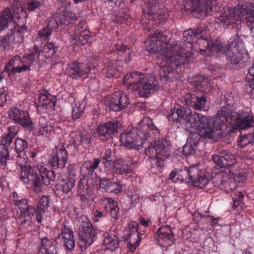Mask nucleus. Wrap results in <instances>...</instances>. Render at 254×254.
<instances>
[{"mask_svg": "<svg viewBox=\"0 0 254 254\" xmlns=\"http://www.w3.org/2000/svg\"><path fill=\"white\" fill-rule=\"evenodd\" d=\"M7 148L4 145L0 144V166H4L8 159Z\"/></svg>", "mask_w": 254, "mask_h": 254, "instance_id": "obj_47", "label": "nucleus"}, {"mask_svg": "<svg viewBox=\"0 0 254 254\" xmlns=\"http://www.w3.org/2000/svg\"><path fill=\"white\" fill-rule=\"evenodd\" d=\"M58 26L59 23L57 20L54 17H51L48 21L46 28L51 29L52 31L53 29L58 28Z\"/></svg>", "mask_w": 254, "mask_h": 254, "instance_id": "obj_59", "label": "nucleus"}, {"mask_svg": "<svg viewBox=\"0 0 254 254\" xmlns=\"http://www.w3.org/2000/svg\"><path fill=\"white\" fill-rule=\"evenodd\" d=\"M114 158V152L111 149H106L103 156V163L105 168L110 170L113 169V160Z\"/></svg>", "mask_w": 254, "mask_h": 254, "instance_id": "obj_40", "label": "nucleus"}, {"mask_svg": "<svg viewBox=\"0 0 254 254\" xmlns=\"http://www.w3.org/2000/svg\"><path fill=\"white\" fill-rule=\"evenodd\" d=\"M215 42L216 41H209L206 38L199 35L195 42L193 44L192 51L193 50L195 52L199 53L200 54L206 56L216 54V51L213 47Z\"/></svg>", "mask_w": 254, "mask_h": 254, "instance_id": "obj_19", "label": "nucleus"}, {"mask_svg": "<svg viewBox=\"0 0 254 254\" xmlns=\"http://www.w3.org/2000/svg\"><path fill=\"white\" fill-rule=\"evenodd\" d=\"M162 1L160 0H148L143 6L144 13L152 16L155 24L159 25L167 19L168 12L163 8Z\"/></svg>", "mask_w": 254, "mask_h": 254, "instance_id": "obj_11", "label": "nucleus"}, {"mask_svg": "<svg viewBox=\"0 0 254 254\" xmlns=\"http://www.w3.org/2000/svg\"><path fill=\"white\" fill-rule=\"evenodd\" d=\"M235 9L241 20L245 16H249L247 19V25L252 30L254 28V2L241 0Z\"/></svg>", "mask_w": 254, "mask_h": 254, "instance_id": "obj_14", "label": "nucleus"}, {"mask_svg": "<svg viewBox=\"0 0 254 254\" xmlns=\"http://www.w3.org/2000/svg\"><path fill=\"white\" fill-rule=\"evenodd\" d=\"M13 202L21 212L17 219L18 222L21 224H25L34 215L35 208L32 206L29 205L25 199H14Z\"/></svg>", "mask_w": 254, "mask_h": 254, "instance_id": "obj_18", "label": "nucleus"}, {"mask_svg": "<svg viewBox=\"0 0 254 254\" xmlns=\"http://www.w3.org/2000/svg\"><path fill=\"white\" fill-rule=\"evenodd\" d=\"M214 162L220 168H228L233 166L237 163L235 156L232 153L224 151L219 154H214L212 156Z\"/></svg>", "mask_w": 254, "mask_h": 254, "instance_id": "obj_24", "label": "nucleus"}, {"mask_svg": "<svg viewBox=\"0 0 254 254\" xmlns=\"http://www.w3.org/2000/svg\"><path fill=\"white\" fill-rule=\"evenodd\" d=\"M227 60L229 65L233 68H239L242 65L244 56L246 55V52H227Z\"/></svg>", "mask_w": 254, "mask_h": 254, "instance_id": "obj_33", "label": "nucleus"}, {"mask_svg": "<svg viewBox=\"0 0 254 254\" xmlns=\"http://www.w3.org/2000/svg\"><path fill=\"white\" fill-rule=\"evenodd\" d=\"M217 0H189L184 6L185 10L195 12L196 16L200 18L206 16L210 12H217L220 7Z\"/></svg>", "mask_w": 254, "mask_h": 254, "instance_id": "obj_8", "label": "nucleus"}, {"mask_svg": "<svg viewBox=\"0 0 254 254\" xmlns=\"http://www.w3.org/2000/svg\"><path fill=\"white\" fill-rule=\"evenodd\" d=\"M56 103V98L46 90L41 91L35 102L37 111L42 114L49 112L55 109Z\"/></svg>", "mask_w": 254, "mask_h": 254, "instance_id": "obj_13", "label": "nucleus"}, {"mask_svg": "<svg viewBox=\"0 0 254 254\" xmlns=\"http://www.w3.org/2000/svg\"><path fill=\"white\" fill-rule=\"evenodd\" d=\"M167 117L169 121L185 125L190 133L187 143L197 147L201 137L217 141L222 136V130L228 127L243 129L254 124V118L250 109L235 112L229 105L218 110L213 119L195 112L192 113L190 109L180 105L171 110Z\"/></svg>", "mask_w": 254, "mask_h": 254, "instance_id": "obj_1", "label": "nucleus"}, {"mask_svg": "<svg viewBox=\"0 0 254 254\" xmlns=\"http://www.w3.org/2000/svg\"><path fill=\"white\" fill-rule=\"evenodd\" d=\"M170 179L176 183L184 182L200 189L206 186L210 180L209 174L197 164L175 170L170 173Z\"/></svg>", "mask_w": 254, "mask_h": 254, "instance_id": "obj_5", "label": "nucleus"}, {"mask_svg": "<svg viewBox=\"0 0 254 254\" xmlns=\"http://www.w3.org/2000/svg\"><path fill=\"white\" fill-rule=\"evenodd\" d=\"M75 183V176L73 174H69L67 178L63 181L62 185V190L65 193H68L74 187Z\"/></svg>", "mask_w": 254, "mask_h": 254, "instance_id": "obj_39", "label": "nucleus"}, {"mask_svg": "<svg viewBox=\"0 0 254 254\" xmlns=\"http://www.w3.org/2000/svg\"><path fill=\"white\" fill-rule=\"evenodd\" d=\"M125 86L131 91H138L140 96L146 97L158 89V81L149 74L133 72L127 74L123 79Z\"/></svg>", "mask_w": 254, "mask_h": 254, "instance_id": "obj_6", "label": "nucleus"}, {"mask_svg": "<svg viewBox=\"0 0 254 254\" xmlns=\"http://www.w3.org/2000/svg\"><path fill=\"white\" fill-rule=\"evenodd\" d=\"M40 55V50L34 45L32 50H29L22 59L18 55L14 56L5 65L4 70L9 74L29 70L32 64L38 61Z\"/></svg>", "mask_w": 254, "mask_h": 254, "instance_id": "obj_7", "label": "nucleus"}, {"mask_svg": "<svg viewBox=\"0 0 254 254\" xmlns=\"http://www.w3.org/2000/svg\"><path fill=\"white\" fill-rule=\"evenodd\" d=\"M27 147V142L24 139L17 138L15 140V148L17 153L24 151Z\"/></svg>", "mask_w": 254, "mask_h": 254, "instance_id": "obj_52", "label": "nucleus"}, {"mask_svg": "<svg viewBox=\"0 0 254 254\" xmlns=\"http://www.w3.org/2000/svg\"><path fill=\"white\" fill-rule=\"evenodd\" d=\"M12 34H6L0 38V50H5L9 49L10 39L12 38Z\"/></svg>", "mask_w": 254, "mask_h": 254, "instance_id": "obj_48", "label": "nucleus"}, {"mask_svg": "<svg viewBox=\"0 0 254 254\" xmlns=\"http://www.w3.org/2000/svg\"><path fill=\"white\" fill-rule=\"evenodd\" d=\"M58 3L61 10L63 8V11L66 10V9L71 4V2L68 0H58Z\"/></svg>", "mask_w": 254, "mask_h": 254, "instance_id": "obj_61", "label": "nucleus"}, {"mask_svg": "<svg viewBox=\"0 0 254 254\" xmlns=\"http://www.w3.org/2000/svg\"><path fill=\"white\" fill-rule=\"evenodd\" d=\"M14 17L12 10L9 8H6L0 13V33L8 27L9 23L12 21Z\"/></svg>", "mask_w": 254, "mask_h": 254, "instance_id": "obj_37", "label": "nucleus"}, {"mask_svg": "<svg viewBox=\"0 0 254 254\" xmlns=\"http://www.w3.org/2000/svg\"><path fill=\"white\" fill-rule=\"evenodd\" d=\"M18 169L20 171V179L25 184L34 187L35 190H39L43 184L48 186L52 181L55 179V173L53 171L48 170L41 164L37 165L39 176L34 173L30 163L27 158L19 157L17 161Z\"/></svg>", "mask_w": 254, "mask_h": 254, "instance_id": "obj_4", "label": "nucleus"}, {"mask_svg": "<svg viewBox=\"0 0 254 254\" xmlns=\"http://www.w3.org/2000/svg\"><path fill=\"white\" fill-rule=\"evenodd\" d=\"M196 148L197 147H194V146L187 143L183 147V153L186 156L194 154Z\"/></svg>", "mask_w": 254, "mask_h": 254, "instance_id": "obj_56", "label": "nucleus"}, {"mask_svg": "<svg viewBox=\"0 0 254 254\" xmlns=\"http://www.w3.org/2000/svg\"><path fill=\"white\" fill-rule=\"evenodd\" d=\"M244 198V195L241 192H236L234 193V196L233 197V207H237L239 205L241 206V204L243 202Z\"/></svg>", "mask_w": 254, "mask_h": 254, "instance_id": "obj_55", "label": "nucleus"}, {"mask_svg": "<svg viewBox=\"0 0 254 254\" xmlns=\"http://www.w3.org/2000/svg\"><path fill=\"white\" fill-rule=\"evenodd\" d=\"M34 212H36L37 221L39 223H41L43 220V214L45 211H43L42 210L37 211V209H36Z\"/></svg>", "mask_w": 254, "mask_h": 254, "instance_id": "obj_62", "label": "nucleus"}, {"mask_svg": "<svg viewBox=\"0 0 254 254\" xmlns=\"http://www.w3.org/2000/svg\"><path fill=\"white\" fill-rule=\"evenodd\" d=\"M6 89L5 87L0 88V106H2L6 102Z\"/></svg>", "mask_w": 254, "mask_h": 254, "instance_id": "obj_60", "label": "nucleus"}, {"mask_svg": "<svg viewBox=\"0 0 254 254\" xmlns=\"http://www.w3.org/2000/svg\"><path fill=\"white\" fill-rule=\"evenodd\" d=\"M38 254H57L56 247L53 242L46 237L42 239Z\"/></svg>", "mask_w": 254, "mask_h": 254, "instance_id": "obj_35", "label": "nucleus"}, {"mask_svg": "<svg viewBox=\"0 0 254 254\" xmlns=\"http://www.w3.org/2000/svg\"><path fill=\"white\" fill-rule=\"evenodd\" d=\"M8 132L7 134L11 136L13 138L17 133V130L14 127H8Z\"/></svg>", "mask_w": 254, "mask_h": 254, "instance_id": "obj_64", "label": "nucleus"}, {"mask_svg": "<svg viewBox=\"0 0 254 254\" xmlns=\"http://www.w3.org/2000/svg\"><path fill=\"white\" fill-rule=\"evenodd\" d=\"M238 145L240 147H244L247 145L254 143V132L245 135H241L238 141Z\"/></svg>", "mask_w": 254, "mask_h": 254, "instance_id": "obj_44", "label": "nucleus"}, {"mask_svg": "<svg viewBox=\"0 0 254 254\" xmlns=\"http://www.w3.org/2000/svg\"><path fill=\"white\" fill-rule=\"evenodd\" d=\"M137 226V222L131 221L124 231V239L127 243V249L131 253L135 251L140 241Z\"/></svg>", "mask_w": 254, "mask_h": 254, "instance_id": "obj_12", "label": "nucleus"}, {"mask_svg": "<svg viewBox=\"0 0 254 254\" xmlns=\"http://www.w3.org/2000/svg\"><path fill=\"white\" fill-rule=\"evenodd\" d=\"M156 236L157 242L161 247L170 245L174 237L172 229L168 226L161 227L157 233Z\"/></svg>", "mask_w": 254, "mask_h": 254, "instance_id": "obj_28", "label": "nucleus"}, {"mask_svg": "<svg viewBox=\"0 0 254 254\" xmlns=\"http://www.w3.org/2000/svg\"><path fill=\"white\" fill-rule=\"evenodd\" d=\"M103 244L105 249L111 251L119 247V241L118 237L112 232H104L102 234Z\"/></svg>", "mask_w": 254, "mask_h": 254, "instance_id": "obj_31", "label": "nucleus"}, {"mask_svg": "<svg viewBox=\"0 0 254 254\" xmlns=\"http://www.w3.org/2000/svg\"><path fill=\"white\" fill-rule=\"evenodd\" d=\"M91 141V136L86 131L78 132L76 133H72L69 141L68 147L72 146L78 150L80 145L89 144Z\"/></svg>", "mask_w": 254, "mask_h": 254, "instance_id": "obj_27", "label": "nucleus"}, {"mask_svg": "<svg viewBox=\"0 0 254 254\" xmlns=\"http://www.w3.org/2000/svg\"><path fill=\"white\" fill-rule=\"evenodd\" d=\"M89 31L86 23L81 21L75 26L74 32L70 35L71 43L76 45H83L88 42Z\"/></svg>", "mask_w": 254, "mask_h": 254, "instance_id": "obj_16", "label": "nucleus"}, {"mask_svg": "<svg viewBox=\"0 0 254 254\" xmlns=\"http://www.w3.org/2000/svg\"><path fill=\"white\" fill-rule=\"evenodd\" d=\"M61 236L66 251H71L75 247L72 231L69 228L64 225L61 229Z\"/></svg>", "mask_w": 254, "mask_h": 254, "instance_id": "obj_32", "label": "nucleus"}, {"mask_svg": "<svg viewBox=\"0 0 254 254\" xmlns=\"http://www.w3.org/2000/svg\"><path fill=\"white\" fill-rule=\"evenodd\" d=\"M72 117L73 119L79 118L82 115L84 107L79 102L74 101L72 105Z\"/></svg>", "mask_w": 254, "mask_h": 254, "instance_id": "obj_43", "label": "nucleus"}, {"mask_svg": "<svg viewBox=\"0 0 254 254\" xmlns=\"http://www.w3.org/2000/svg\"><path fill=\"white\" fill-rule=\"evenodd\" d=\"M129 104L128 98L121 91L113 93L108 103L110 108L116 112L124 109Z\"/></svg>", "mask_w": 254, "mask_h": 254, "instance_id": "obj_22", "label": "nucleus"}, {"mask_svg": "<svg viewBox=\"0 0 254 254\" xmlns=\"http://www.w3.org/2000/svg\"><path fill=\"white\" fill-rule=\"evenodd\" d=\"M121 126L118 121L115 120L100 125L97 128L98 136L103 140L110 138Z\"/></svg>", "mask_w": 254, "mask_h": 254, "instance_id": "obj_21", "label": "nucleus"}, {"mask_svg": "<svg viewBox=\"0 0 254 254\" xmlns=\"http://www.w3.org/2000/svg\"><path fill=\"white\" fill-rule=\"evenodd\" d=\"M76 19L74 13L68 10H64L63 14L60 16L59 21L61 24L67 25Z\"/></svg>", "mask_w": 254, "mask_h": 254, "instance_id": "obj_41", "label": "nucleus"}, {"mask_svg": "<svg viewBox=\"0 0 254 254\" xmlns=\"http://www.w3.org/2000/svg\"><path fill=\"white\" fill-rule=\"evenodd\" d=\"M219 19L224 24V27L228 28H232L237 22L241 21L240 16L237 13L235 7H224L219 16Z\"/></svg>", "mask_w": 254, "mask_h": 254, "instance_id": "obj_20", "label": "nucleus"}, {"mask_svg": "<svg viewBox=\"0 0 254 254\" xmlns=\"http://www.w3.org/2000/svg\"><path fill=\"white\" fill-rule=\"evenodd\" d=\"M12 139L13 138L7 133L4 134L1 136L0 144H2L7 147L11 143Z\"/></svg>", "mask_w": 254, "mask_h": 254, "instance_id": "obj_58", "label": "nucleus"}, {"mask_svg": "<svg viewBox=\"0 0 254 254\" xmlns=\"http://www.w3.org/2000/svg\"><path fill=\"white\" fill-rule=\"evenodd\" d=\"M97 182L95 180L89 179L87 181L86 184L83 187L80 185L78 188V194L82 201H86L87 199L91 198L94 189V184L97 185Z\"/></svg>", "mask_w": 254, "mask_h": 254, "instance_id": "obj_30", "label": "nucleus"}, {"mask_svg": "<svg viewBox=\"0 0 254 254\" xmlns=\"http://www.w3.org/2000/svg\"><path fill=\"white\" fill-rule=\"evenodd\" d=\"M67 160V152L64 146L57 149L56 152L52 154L49 159V163L55 169L63 168Z\"/></svg>", "mask_w": 254, "mask_h": 254, "instance_id": "obj_25", "label": "nucleus"}, {"mask_svg": "<svg viewBox=\"0 0 254 254\" xmlns=\"http://www.w3.org/2000/svg\"><path fill=\"white\" fill-rule=\"evenodd\" d=\"M135 161L129 157L114 161L113 169L118 174H129L135 167Z\"/></svg>", "mask_w": 254, "mask_h": 254, "instance_id": "obj_23", "label": "nucleus"}, {"mask_svg": "<svg viewBox=\"0 0 254 254\" xmlns=\"http://www.w3.org/2000/svg\"><path fill=\"white\" fill-rule=\"evenodd\" d=\"M91 69V67L86 64L73 62L68 64L66 73L70 77L77 79L87 77Z\"/></svg>", "mask_w": 254, "mask_h": 254, "instance_id": "obj_15", "label": "nucleus"}, {"mask_svg": "<svg viewBox=\"0 0 254 254\" xmlns=\"http://www.w3.org/2000/svg\"><path fill=\"white\" fill-rule=\"evenodd\" d=\"M101 162L99 158H94L93 161H86L83 163L80 167V172L84 177H89L92 176Z\"/></svg>", "mask_w": 254, "mask_h": 254, "instance_id": "obj_34", "label": "nucleus"}, {"mask_svg": "<svg viewBox=\"0 0 254 254\" xmlns=\"http://www.w3.org/2000/svg\"><path fill=\"white\" fill-rule=\"evenodd\" d=\"M119 70L117 67V62L110 61L105 64L102 73L105 77L111 78L114 76H118Z\"/></svg>", "mask_w": 254, "mask_h": 254, "instance_id": "obj_36", "label": "nucleus"}, {"mask_svg": "<svg viewBox=\"0 0 254 254\" xmlns=\"http://www.w3.org/2000/svg\"><path fill=\"white\" fill-rule=\"evenodd\" d=\"M103 216V215L102 212L96 210L94 214L93 220L95 222H97L100 221V218H102Z\"/></svg>", "mask_w": 254, "mask_h": 254, "instance_id": "obj_63", "label": "nucleus"}, {"mask_svg": "<svg viewBox=\"0 0 254 254\" xmlns=\"http://www.w3.org/2000/svg\"><path fill=\"white\" fill-rule=\"evenodd\" d=\"M207 82V79L202 76L197 77L195 80L194 84L196 88L200 90H203L205 85Z\"/></svg>", "mask_w": 254, "mask_h": 254, "instance_id": "obj_54", "label": "nucleus"}, {"mask_svg": "<svg viewBox=\"0 0 254 254\" xmlns=\"http://www.w3.org/2000/svg\"><path fill=\"white\" fill-rule=\"evenodd\" d=\"M51 30L43 27L38 31L37 36V40L40 41L42 43L46 42L49 40V37L51 35Z\"/></svg>", "mask_w": 254, "mask_h": 254, "instance_id": "obj_45", "label": "nucleus"}, {"mask_svg": "<svg viewBox=\"0 0 254 254\" xmlns=\"http://www.w3.org/2000/svg\"><path fill=\"white\" fill-rule=\"evenodd\" d=\"M160 132L148 117H144L134 128L129 126L120 135V142L122 146L129 149L139 150L148 140L149 145L145 150V153L151 160V164L158 168L164 165V159L169 156L170 145L165 140H156Z\"/></svg>", "mask_w": 254, "mask_h": 254, "instance_id": "obj_3", "label": "nucleus"}, {"mask_svg": "<svg viewBox=\"0 0 254 254\" xmlns=\"http://www.w3.org/2000/svg\"><path fill=\"white\" fill-rule=\"evenodd\" d=\"M8 114L9 118L16 124L28 129H31L33 127L32 122L26 111L13 107L9 109Z\"/></svg>", "mask_w": 254, "mask_h": 254, "instance_id": "obj_17", "label": "nucleus"}, {"mask_svg": "<svg viewBox=\"0 0 254 254\" xmlns=\"http://www.w3.org/2000/svg\"><path fill=\"white\" fill-rule=\"evenodd\" d=\"M206 98L202 96L197 97L195 94H187L183 98L182 102L187 106H190L196 110H205Z\"/></svg>", "mask_w": 254, "mask_h": 254, "instance_id": "obj_26", "label": "nucleus"}, {"mask_svg": "<svg viewBox=\"0 0 254 254\" xmlns=\"http://www.w3.org/2000/svg\"><path fill=\"white\" fill-rule=\"evenodd\" d=\"M200 34L199 29H190L183 33V40L172 42L165 34L156 30L148 37L147 50L151 53L162 52L164 55V64L162 63L160 69V78L162 80L172 81L178 78L174 66H180L188 63L193 57V41Z\"/></svg>", "mask_w": 254, "mask_h": 254, "instance_id": "obj_2", "label": "nucleus"}, {"mask_svg": "<svg viewBox=\"0 0 254 254\" xmlns=\"http://www.w3.org/2000/svg\"><path fill=\"white\" fill-rule=\"evenodd\" d=\"M229 173L231 177L233 178L236 182L239 183L244 182L248 176L246 172H241L238 174H236L232 172L230 169H229Z\"/></svg>", "mask_w": 254, "mask_h": 254, "instance_id": "obj_50", "label": "nucleus"}, {"mask_svg": "<svg viewBox=\"0 0 254 254\" xmlns=\"http://www.w3.org/2000/svg\"><path fill=\"white\" fill-rule=\"evenodd\" d=\"M41 2L38 0H30L27 4V7L30 11H33L41 5Z\"/></svg>", "mask_w": 254, "mask_h": 254, "instance_id": "obj_57", "label": "nucleus"}, {"mask_svg": "<svg viewBox=\"0 0 254 254\" xmlns=\"http://www.w3.org/2000/svg\"><path fill=\"white\" fill-rule=\"evenodd\" d=\"M113 180L107 178H104L100 180L99 187L100 189L104 190L106 192H109L108 189L111 186Z\"/></svg>", "mask_w": 254, "mask_h": 254, "instance_id": "obj_53", "label": "nucleus"}, {"mask_svg": "<svg viewBox=\"0 0 254 254\" xmlns=\"http://www.w3.org/2000/svg\"><path fill=\"white\" fill-rule=\"evenodd\" d=\"M123 186L121 184L119 181H114L113 180L111 186L108 188L109 192H113L116 194H118L122 192Z\"/></svg>", "mask_w": 254, "mask_h": 254, "instance_id": "obj_51", "label": "nucleus"}, {"mask_svg": "<svg viewBox=\"0 0 254 254\" xmlns=\"http://www.w3.org/2000/svg\"><path fill=\"white\" fill-rule=\"evenodd\" d=\"M105 200L107 202L105 206L106 209L108 210V211L110 210L111 216L115 219H117L119 211V207L117 205V202L110 198H106Z\"/></svg>", "mask_w": 254, "mask_h": 254, "instance_id": "obj_38", "label": "nucleus"}, {"mask_svg": "<svg viewBox=\"0 0 254 254\" xmlns=\"http://www.w3.org/2000/svg\"><path fill=\"white\" fill-rule=\"evenodd\" d=\"M56 45L52 42L47 43L43 48V53L47 58H50L56 52Z\"/></svg>", "mask_w": 254, "mask_h": 254, "instance_id": "obj_46", "label": "nucleus"}, {"mask_svg": "<svg viewBox=\"0 0 254 254\" xmlns=\"http://www.w3.org/2000/svg\"><path fill=\"white\" fill-rule=\"evenodd\" d=\"M83 223L81 229L79 232V247L82 251H84L91 246L96 239V234L93 226L86 216L82 218Z\"/></svg>", "mask_w": 254, "mask_h": 254, "instance_id": "obj_10", "label": "nucleus"}, {"mask_svg": "<svg viewBox=\"0 0 254 254\" xmlns=\"http://www.w3.org/2000/svg\"><path fill=\"white\" fill-rule=\"evenodd\" d=\"M54 132L55 129L50 122L44 117L40 118L37 128V135L49 138Z\"/></svg>", "mask_w": 254, "mask_h": 254, "instance_id": "obj_29", "label": "nucleus"}, {"mask_svg": "<svg viewBox=\"0 0 254 254\" xmlns=\"http://www.w3.org/2000/svg\"><path fill=\"white\" fill-rule=\"evenodd\" d=\"M246 80L247 81L246 88L249 90V88H250V92H252L254 91V62L253 65L249 68Z\"/></svg>", "mask_w": 254, "mask_h": 254, "instance_id": "obj_42", "label": "nucleus"}, {"mask_svg": "<svg viewBox=\"0 0 254 254\" xmlns=\"http://www.w3.org/2000/svg\"><path fill=\"white\" fill-rule=\"evenodd\" d=\"M49 198L46 196H43L40 199L37 208V211L42 210L45 211L49 206Z\"/></svg>", "mask_w": 254, "mask_h": 254, "instance_id": "obj_49", "label": "nucleus"}, {"mask_svg": "<svg viewBox=\"0 0 254 254\" xmlns=\"http://www.w3.org/2000/svg\"><path fill=\"white\" fill-rule=\"evenodd\" d=\"M213 48L216 51L217 56L224 55L227 52H246L244 41L238 35L231 37L227 44L221 42L220 40H216L213 44Z\"/></svg>", "mask_w": 254, "mask_h": 254, "instance_id": "obj_9", "label": "nucleus"}]
</instances>
